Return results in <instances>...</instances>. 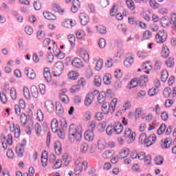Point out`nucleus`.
I'll return each mask as SVG.
<instances>
[{"instance_id": "cd10ccee", "label": "nucleus", "mask_w": 176, "mask_h": 176, "mask_svg": "<svg viewBox=\"0 0 176 176\" xmlns=\"http://www.w3.org/2000/svg\"><path fill=\"white\" fill-rule=\"evenodd\" d=\"M43 14L46 20H56V19H57L56 15L49 11H44Z\"/></svg>"}, {"instance_id": "de8ad7c7", "label": "nucleus", "mask_w": 176, "mask_h": 176, "mask_svg": "<svg viewBox=\"0 0 176 176\" xmlns=\"http://www.w3.org/2000/svg\"><path fill=\"white\" fill-rule=\"evenodd\" d=\"M102 65H104V61L102 60V59H99L96 62L95 69L96 71H100V69H101V68H102Z\"/></svg>"}, {"instance_id": "4d7b16f0", "label": "nucleus", "mask_w": 176, "mask_h": 176, "mask_svg": "<svg viewBox=\"0 0 176 176\" xmlns=\"http://www.w3.org/2000/svg\"><path fill=\"white\" fill-rule=\"evenodd\" d=\"M56 133L60 140H64V138H65V132H64L63 129H58Z\"/></svg>"}, {"instance_id": "c756f323", "label": "nucleus", "mask_w": 176, "mask_h": 176, "mask_svg": "<svg viewBox=\"0 0 176 176\" xmlns=\"http://www.w3.org/2000/svg\"><path fill=\"white\" fill-rule=\"evenodd\" d=\"M30 91L34 98H38V97H39V91H38V87L36 86L32 85L30 87Z\"/></svg>"}, {"instance_id": "37998d69", "label": "nucleus", "mask_w": 176, "mask_h": 176, "mask_svg": "<svg viewBox=\"0 0 176 176\" xmlns=\"http://www.w3.org/2000/svg\"><path fill=\"white\" fill-rule=\"evenodd\" d=\"M114 133H115V129H114L113 126H112V125H109L108 126H107V128H106V134L107 135L111 136Z\"/></svg>"}, {"instance_id": "bb28decb", "label": "nucleus", "mask_w": 176, "mask_h": 176, "mask_svg": "<svg viewBox=\"0 0 176 176\" xmlns=\"http://www.w3.org/2000/svg\"><path fill=\"white\" fill-rule=\"evenodd\" d=\"M133 63H134V57L133 56L127 57L124 61V67H131V65H133Z\"/></svg>"}, {"instance_id": "680f3d73", "label": "nucleus", "mask_w": 176, "mask_h": 176, "mask_svg": "<svg viewBox=\"0 0 176 176\" xmlns=\"http://www.w3.org/2000/svg\"><path fill=\"white\" fill-rule=\"evenodd\" d=\"M164 131H166V124H162L157 130L158 135H162Z\"/></svg>"}, {"instance_id": "09e8293b", "label": "nucleus", "mask_w": 176, "mask_h": 176, "mask_svg": "<svg viewBox=\"0 0 176 176\" xmlns=\"http://www.w3.org/2000/svg\"><path fill=\"white\" fill-rule=\"evenodd\" d=\"M175 62L174 61V58L170 57L168 60L166 61V65L169 68H171L173 65H175Z\"/></svg>"}, {"instance_id": "39448f33", "label": "nucleus", "mask_w": 176, "mask_h": 176, "mask_svg": "<svg viewBox=\"0 0 176 176\" xmlns=\"http://www.w3.org/2000/svg\"><path fill=\"white\" fill-rule=\"evenodd\" d=\"M63 69H64L63 62H57L53 68L54 76H60L63 74Z\"/></svg>"}, {"instance_id": "bf43d9fd", "label": "nucleus", "mask_w": 176, "mask_h": 176, "mask_svg": "<svg viewBox=\"0 0 176 176\" xmlns=\"http://www.w3.org/2000/svg\"><path fill=\"white\" fill-rule=\"evenodd\" d=\"M94 85L96 87L101 86V78L99 76H96L94 78Z\"/></svg>"}, {"instance_id": "f3484780", "label": "nucleus", "mask_w": 176, "mask_h": 176, "mask_svg": "<svg viewBox=\"0 0 176 176\" xmlns=\"http://www.w3.org/2000/svg\"><path fill=\"white\" fill-rule=\"evenodd\" d=\"M24 74L31 80H32L35 79V78H36V74L34 72V70H31L30 72V68H28V67H26L25 69Z\"/></svg>"}, {"instance_id": "2eb2a0df", "label": "nucleus", "mask_w": 176, "mask_h": 176, "mask_svg": "<svg viewBox=\"0 0 176 176\" xmlns=\"http://www.w3.org/2000/svg\"><path fill=\"white\" fill-rule=\"evenodd\" d=\"M79 19L82 24V25H87L89 23V15L85 14V13H80L79 15Z\"/></svg>"}, {"instance_id": "aec40b11", "label": "nucleus", "mask_w": 176, "mask_h": 176, "mask_svg": "<svg viewBox=\"0 0 176 176\" xmlns=\"http://www.w3.org/2000/svg\"><path fill=\"white\" fill-rule=\"evenodd\" d=\"M107 148V143L105 139L100 138L98 140V149L99 151H104Z\"/></svg>"}, {"instance_id": "a211bd4d", "label": "nucleus", "mask_w": 176, "mask_h": 176, "mask_svg": "<svg viewBox=\"0 0 176 176\" xmlns=\"http://www.w3.org/2000/svg\"><path fill=\"white\" fill-rule=\"evenodd\" d=\"M80 9V1L79 0H74L71 10L73 13H76Z\"/></svg>"}, {"instance_id": "393cba45", "label": "nucleus", "mask_w": 176, "mask_h": 176, "mask_svg": "<svg viewBox=\"0 0 176 176\" xmlns=\"http://www.w3.org/2000/svg\"><path fill=\"white\" fill-rule=\"evenodd\" d=\"M57 116H64V107L61 104H58L55 106Z\"/></svg>"}, {"instance_id": "0eeeda50", "label": "nucleus", "mask_w": 176, "mask_h": 176, "mask_svg": "<svg viewBox=\"0 0 176 176\" xmlns=\"http://www.w3.org/2000/svg\"><path fill=\"white\" fill-rule=\"evenodd\" d=\"M10 131L14 133L15 138H19L21 134V130L20 129V126L17 124H12L10 126Z\"/></svg>"}, {"instance_id": "603ef678", "label": "nucleus", "mask_w": 176, "mask_h": 176, "mask_svg": "<svg viewBox=\"0 0 176 176\" xmlns=\"http://www.w3.org/2000/svg\"><path fill=\"white\" fill-rule=\"evenodd\" d=\"M142 69H148V71L152 69V65L151 61H147L142 65Z\"/></svg>"}, {"instance_id": "4468645a", "label": "nucleus", "mask_w": 176, "mask_h": 176, "mask_svg": "<svg viewBox=\"0 0 176 176\" xmlns=\"http://www.w3.org/2000/svg\"><path fill=\"white\" fill-rule=\"evenodd\" d=\"M113 127L114 129V133H116V134L119 135L123 133V125H122L120 121H116Z\"/></svg>"}, {"instance_id": "f03ea898", "label": "nucleus", "mask_w": 176, "mask_h": 176, "mask_svg": "<svg viewBox=\"0 0 176 176\" xmlns=\"http://www.w3.org/2000/svg\"><path fill=\"white\" fill-rule=\"evenodd\" d=\"M74 171L76 175H79L83 170H87L89 162L87 161H82V158L78 157L74 162Z\"/></svg>"}, {"instance_id": "69168bd1", "label": "nucleus", "mask_w": 176, "mask_h": 176, "mask_svg": "<svg viewBox=\"0 0 176 176\" xmlns=\"http://www.w3.org/2000/svg\"><path fill=\"white\" fill-rule=\"evenodd\" d=\"M151 37H152V32H151L149 30H146L143 33L144 39H150V38H151Z\"/></svg>"}, {"instance_id": "dca6fc26", "label": "nucleus", "mask_w": 176, "mask_h": 176, "mask_svg": "<svg viewBox=\"0 0 176 176\" xmlns=\"http://www.w3.org/2000/svg\"><path fill=\"white\" fill-rule=\"evenodd\" d=\"M43 77L45 81L47 83H50L52 82V75L50 74V69L48 67L44 68Z\"/></svg>"}, {"instance_id": "58836bf2", "label": "nucleus", "mask_w": 176, "mask_h": 176, "mask_svg": "<svg viewBox=\"0 0 176 176\" xmlns=\"http://www.w3.org/2000/svg\"><path fill=\"white\" fill-rule=\"evenodd\" d=\"M34 129L36 131L37 137H39L42 133V126H41V124H39V123H36L34 126Z\"/></svg>"}, {"instance_id": "5fc2aeb1", "label": "nucleus", "mask_w": 176, "mask_h": 176, "mask_svg": "<svg viewBox=\"0 0 176 176\" xmlns=\"http://www.w3.org/2000/svg\"><path fill=\"white\" fill-rule=\"evenodd\" d=\"M67 127V120H65V118H62L60 119V129L62 130H65Z\"/></svg>"}, {"instance_id": "774afa93", "label": "nucleus", "mask_w": 176, "mask_h": 176, "mask_svg": "<svg viewBox=\"0 0 176 176\" xmlns=\"http://www.w3.org/2000/svg\"><path fill=\"white\" fill-rule=\"evenodd\" d=\"M155 163L157 166H160V164H163V157L161 156H157L155 159Z\"/></svg>"}, {"instance_id": "7c9ffc66", "label": "nucleus", "mask_w": 176, "mask_h": 176, "mask_svg": "<svg viewBox=\"0 0 176 176\" xmlns=\"http://www.w3.org/2000/svg\"><path fill=\"white\" fill-rule=\"evenodd\" d=\"M41 164L43 167L47 166V152L46 151H44L41 155Z\"/></svg>"}, {"instance_id": "ddd939ff", "label": "nucleus", "mask_w": 176, "mask_h": 176, "mask_svg": "<svg viewBox=\"0 0 176 176\" xmlns=\"http://www.w3.org/2000/svg\"><path fill=\"white\" fill-rule=\"evenodd\" d=\"M148 76H141L140 78H136V83H138L139 86L144 87V86H146V83H148Z\"/></svg>"}, {"instance_id": "72a5a7b5", "label": "nucleus", "mask_w": 176, "mask_h": 176, "mask_svg": "<svg viewBox=\"0 0 176 176\" xmlns=\"http://www.w3.org/2000/svg\"><path fill=\"white\" fill-rule=\"evenodd\" d=\"M114 154L115 151L112 150H107L103 153L102 156L103 159H111V157H112V156H113Z\"/></svg>"}, {"instance_id": "6ab92c4d", "label": "nucleus", "mask_w": 176, "mask_h": 176, "mask_svg": "<svg viewBox=\"0 0 176 176\" xmlns=\"http://www.w3.org/2000/svg\"><path fill=\"white\" fill-rule=\"evenodd\" d=\"M80 57L85 61V63H89L90 60V56L87 50H83L80 52Z\"/></svg>"}, {"instance_id": "a19ab883", "label": "nucleus", "mask_w": 176, "mask_h": 176, "mask_svg": "<svg viewBox=\"0 0 176 176\" xmlns=\"http://www.w3.org/2000/svg\"><path fill=\"white\" fill-rule=\"evenodd\" d=\"M126 6L130 9V10H135V4L133 0L126 1Z\"/></svg>"}, {"instance_id": "8fccbe9b", "label": "nucleus", "mask_w": 176, "mask_h": 176, "mask_svg": "<svg viewBox=\"0 0 176 176\" xmlns=\"http://www.w3.org/2000/svg\"><path fill=\"white\" fill-rule=\"evenodd\" d=\"M98 32H100V34H107V28H104V25H98L96 27Z\"/></svg>"}, {"instance_id": "4be33fe9", "label": "nucleus", "mask_w": 176, "mask_h": 176, "mask_svg": "<svg viewBox=\"0 0 176 176\" xmlns=\"http://www.w3.org/2000/svg\"><path fill=\"white\" fill-rule=\"evenodd\" d=\"M51 128L52 133H57L58 131V121L54 118L51 122Z\"/></svg>"}, {"instance_id": "6e6552de", "label": "nucleus", "mask_w": 176, "mask_h": 176, "mask_svg": "<svg viewBox=\"0 0 176 176\" xmlns=\"http://www.w3.org/2000/svg\"><path fill=\"white\" fill-rule=\"evenodd\" d=\"M1 142L3 149H8V145H12V144H13V136L9 134L6 140V137H5L4 135H1Z\"/></svg>"}, {"instance_id": "473e14b6", "label": "nucleus", "mask_w": 176, "mask_h": 176, "mask_svg": "<svg viewBox=\"0 0 176 176\" xmlns=\"http://www.w3.org/2000/svg\"><path fill=\"white\" fill-rule=\"evenodd\" d=\"M85 138L87 141H93L94 138V132L87 130L85 133Z\"/></svg>"}, {"instance_id": "4c0bfd02", "label": "nucleus", "mask_w": 176, "mask_h": 176, "mask_svg": "<svg viewBox=\"0 0 176 176\" xmlns=\"http://www.w3.org/2000/svg\"><path fill=\"white\" fill-rule=\"evenodd\" d=\"M89 151V145L83 142L80 145V152L81 153H86Z\"/></svg>"}, {"instance_id": "ea45409f", "label": "nucleus", "mask_w": 176, "mask_h": 176, "mask_svg": "<svg viewBox=\"0 0 176 176\" xmlns=\"http://www.w3.org/2000/svg\"><path fill=\"white\" fill-rule=\"evenodd\" d=\"M52 9L54 12H57L58 13H64V10L61 9V7L58 3H54L52 5Z\"/></svg>"}, {"instance_id": "423d86ee", "label": "nucleus", "mask_w": 176, "mask_h": 176, "mask_svg": "<svg viewBox=\"0 0 176 176\" xmlns=\"http://www.w3.org/2000/svg\"><path fill=\"white\" fill-rule=\"evenodd\" d=\"M167 40V33L164 30H160L155 35V41L157 43H164Z\"/></svg>"}, {"instance_id": "20e7f679", "label": "nucleus", "mask_w": 176, "mask_h": 176, "mask_svg": "<svg viewBox=\"0 0 176 176\" xmlns=\"http://www.w3.org/2000/svg\"><path fill=\"white\" fill-rule=\"evenodd\" d=\"M98 93L99 91L98 90H95L93 93L87 94L84 101L85 107H89L93 104V101H94V96L96 94H98Z\"/></svg>"}, {"instance_id": "c03bdc74", "label": "nucleus", "mask_w": 176, "mask_h": 176, "mask_svg": "<svg viewBox=\"0 0 176 176\" xmlns=\"http://www.w3.org/2000/svg\"><path fill=\"white\" fill-rule=\"evenodd\" d=\"M111 75L109 74H107L103 77V82L104 85H110L111 84Z\"/></svg>"}, {"instance_id": "9d476101", "label": "nucleus", "mask_w": 176, "mask_h": 176, "mask_svg": "<svg viewBox=\"0 0 176 176\" xmlns=\"http://www.w3.org/2000/svg\"><path fill=\"white\" fill-rule=\"evenodd\" d=\"M45 108L47 109L49 113H53L56 109V105H54V102L52 100H47L44 104Z\"/></svg>"}, {"instance_id": "49530a36", "label": "nucleus", "mask_w": 176, "mask_h": 176, "mask_svg": "<svg viewBox=\"0 0 176 176\" xmlns=\"http://www.w3.org/2000/svg\"><path fill=\"white\" fill-rule=\"evenodd\" d=\"M10 97L12 98V100H16V98H17V91H16V89H14V87H12L10 89Z\"/></svg>"}, {"instance_id": "e2e57ef3", "label": "nucleus", "mask_w": 176, "mask_h": 176, "mask_svg": "<svg viewBox=\"0 0 176 176\" xmlns=\"http://www.w3.org/2000/svg\"><path fill=\"white\" fill-rule=\"evenodd\" d=\"M91 119V111H87L84 113V120H86V122H88V120H90Z\"/></svg>"}, {"instance_id": "5701e85b", "label": "nucleus", "mask_w": 176, "mask_h": 176, "mask_svg": "<svg viewBox=\"0 0 176 176\" xmlns=\"http://www.w3.org/2000/svg\"><path fill=\"white\" fill-rule=\"evenodd\" d=\"M73 67L76 68H82L83 67V62L78 58H75L72 63Z\"/></svg>"}, {"instance_id": "9b49d317", "label": "nucleus", "mask_w": 176, "mask_h": 176, "mask_svg": "<svg viewBox=\"0 0 176 176\" xmlns=\"http://www.w3.org/2000/svg\"><path fill=\"white\" fill-rule=\"evenodd\" d=\"M65 28H72L76 25V21L72 19H64L61 23Z\"/></svg>"}, {"instance_id": "f8f14e48", "label": "nucleus", "mask_w": 176, "mask_h": 176, "mask_svg": "<svg viewBox=\"0 0 176 176\" xmlns=\"http://www.w3.org/2000/svg\"><path fill=\"white\" fill-rule=\"evenodd\" d=\"M23 144H21L19 146H17L16 148V155L19 157H23L24 155V146H25L27 142L25 140H23Z\"/></svg>"}, {"instance_id": "1a4fd4ad", "label": "nucleus", "mask_w": 176, "mask_h": 176, "mask_svg": "<svg viewBox=\"0 0 176 176\" xmlns=\"http://www.w3.org/2000/svg\"><path fill=\"white\" fill-rule=\"evenodd\" d=\"M53 50H54V56L58 58H59L60 60L65 57V54L61 52V50H60V48L57 47V44H56V42H54Z\"/></svg>"}, {"instance_id": "3c124183", "label": "nucleus", "mask_w": 176, "mask_h": 176, "mask_svg": "<svg viewBox=\"0 0 176 176\" xmlns=\"http://www.w3.org/2000/svg\"><path fill=\"white\" fill-rule=\"evenodd\" d=\"M67 39L72 47L75 46V36H74V34H69L67 36Z\"/></svg>"}, {"instance_id": "412c9836", "label": "nucleus", "mask_w": 176, "mask_h": 176, "mask_svg": "<svg viewBox=\"0 0 176 176\" xmlns=\"http://www.w3.org/2000/svg\"><path fill=\"white\" fill-rule=\"evenodd\" d=\"M154 142H156V135L152 134L147 138L145 144L148 145V146H151V145H153Z\"/></svg>"}, {"instance_id": "c9c22d12", "label": "nucleus", "mask_w": 176, "mask_h": 176, "mask_svg": "<svg viewBox=\"0 0 176 176\" xmlns=\"http://www.w3.org/2000/svg\"><path fill=\"white\" fill-rule=\"evenodd\" d=\"M162 56L164 57V58H167L168 56H170V50H168V47H167L166 45L162 46Z\"/></svg>"}, {"instance_id": "052dcab7", "label": "nucleus", "mask_w": 176, "mask_h": 176, "mask_svg": "<svg viewBox=\"0 0 176 176\" xmlns=\"http://www.w3.org/2000/svg\"><path fill=\"white\" fill-rule=\"evenodd\" d=\"M157 88H151L148 90V94L150 97H153V96H156V94H157Z\"/></svg>"}, {"instance_id": "a878e982", "label": "nucleus", "mask_w": 176, "mask_h": 176, "mask_svg": "<svg viewBox=\"0 0 176 176\" xmlns=\"http://www.w3.org/2000/svg\"><path fill=\"white\" fill-rule=\"evenodd\" d=\"M129 153H130V150L127 148H122L120 152L118 155L119 159H125L126 156H129Z\"/></svg>"}, {"instance_id": "f257e3e1", "label": "nucleus", "mask_w": 176, "mask_h": 176, "mask_svg": "<svg viewBox=\"0 0 176 176\" xmlns=\"http://www.w3.org/2000/svg\"><path fill=\"white\" fill-rule=\"evenodd\" d=\"M69 141L71 144L82 141V129L75 124H71L69 128Z\"/></svg>"}, {"instance_id": "6e6d98bb", "label": "nucleus", "mask_w": 176, "mask_h": 176, "mask_svg": "<svg viewBox=\"0 0 176 176\" xmlns=\"http://www.w3.org/2000/svg\"><path fill=\"white\" fill-rule=\"evenodd\" d=\"M76 36L77 39H82V38L85 36V32H83L82 30H77L76 32Z\"/></svg>"}, {"instance_id": "0e129e2a", "label": "nucleus", "mask_w": 176, "mask_h": 176, "mask_svg": "<svg viewBox=\"0 0 176 176\" xmlns=\"http://www.w3.org/2000/svg\"><path fill=\"white\" fill-rule=\"evenodd\" d=\"M116 13H118V6L114 4L111 9L110 10V15L111 16H115V14H116Z\"/></svg>"}, {"instance_id": "864d4df0", "label": "nucleus", "mask_w": 176, "mask_h": 176, "mask_svg": "<svg viewBox=\"0 0 176 176\" xmlns=\"http://www.w3.org/2000/svg\"><path fill=\"white\" fill-rule=\"evenodd\" d=\"M23 95L27 100H30L31 98V94L30 93V89L27 87L23 88Z\"/></svg>"}, {"instance_id": "13d9d810", "label": "nucleus", "mask_w": 176, "mask_h": 176, "mask_svg": "<svg viewBox=\"0 0 176 176\" xmlns=\"http://www.w3.org/2000/svg\"><path fill=\"white\" fill-rule=\"evenodd\" d=\"M98 3L101 8H107L109 5V0H99Z\"/></svg>"}, {"instance_id": "7ed1b4c3", "label": "nucleus", "mask_w": 176, "mask_h": 176, "mask_svg": "<svg viewBox=\"0 0 176 176\" xmlns=\"http://www.w3.org/2000/svg\"><path fill=\"white\" fill-rule=\"evenodd\" d=\"M135 132L131 131L130 128H126L124 132V137L126 138L127 144H133L135 141Z\"/></svg>"}, {"instance_id": "2f4dec72", "label": "nucleus", "mask_w": 176, "mask_h": 176, "mask_svg": "<svg viewBox=\"0 0 176 176\" xmlns=\"http://www.w3.org/2000/svg\"><path fill=\"white\" fill-rule=\"evenodd\" d=\"M71 160H72V157L68 154H64L62 156V162L64 163L65 166H68V164L71 163Z\"/></svg>"}, {"instance_id": "f704fd0d", "label": "nucleus", "mask_w": 176, "mask_h": 176, "mask_svg": "<svg viewBox=\"0 0 176 176\" xmlns=\"http://www.w3.org/2000/svg\"><path fill=\"white\" fill-rule=\"evenodd\" d=\"M161 146L163 149H168V148L171 146V139L170 138L165 139L164 142H162Z\"/></svg>"}, {"instance_id": "a18cd8bd", "label": "nucleus", "mask_w": 176, "mask_h": 176, "mask_svg": "<svg viewBox=\"0 0 176 176\" xmlns=\"http://www.w3.org/2000/svg\"><path fill=\"white\" fill-rule=\"evenodd\" d=\"M105 101V93L101 92L98 96V102L99 104H102Z\"/></svg>"}, {"instance_id": "338daca9", "label": "nucleus", "mask_w": 176, "mask_h": 176, "mask_svg": "<svg viewBox=\"0 0 176 176\" xmlns=\"http://www.w3.org/2000/svg\"><path fill=\"white\" fill-rule=\"evenodd\" d=\"M43 112H42V110L38 109L37 110V119L39 122H42L43 120Z\"/></svg>"}, {"instance_id": "c85d7f7f", "label": "nucleus", "mask_w": 176, "mask_h": 176, "mask_svg": "<svg viewBox=\"0 0 176 176\" xmlns=\"http://www.w3.org/2000/svg\"><path fill=\"white\" fill-rule=\"evenodd\" d=\"M67 78L70 79V80H76V79L79 78V74L75 71H71L67 74Z\"/></svg>"}, {"instance_id": "b1692460", "label": "nucleus", "mask_w": 176, "mask_h": 176, "mask_svg": "<svg viewBox=\"0 0 176 176\" xmlns=\"http://www.w3.org/2000/svg\"><path fill=\"white\" fill-rule=\"evenodd\" d=\"M54 150H55V153H56V155H61V153H63L61 142H56L54 143Z\"/></svg>"}, {"instance_id": "e433bc0d", "label": "nucleus", "mask_w": 176, "mask_h": 176, "mask_svg": "<svg viewBox=\"0 0 176 176\" xmlns=\"http://www.w3.org/2000/svg\"><path fill=\"white\" fill-rule=\"evenodd\" d=\"M111 106L109 104V103L108 102H104L102 105V112L105 114V115H108V113H109V109H111Z\"/></svg>"}, {"instance_id": "79ce46f5", "label": "nucleus", "mask_w": 176, "mask_h": 176, "mask_svg": "<svg viewBox=\"0 0 176 176\" xmlns=\"http://www.w3.org/2000/svg\"><path fill=\"white\" fill-rule=\"evenodd\" d=\"M168 78V72L167 70H163L161 73V80L162 82H166Z\"/></svg>"}]
</instances>
